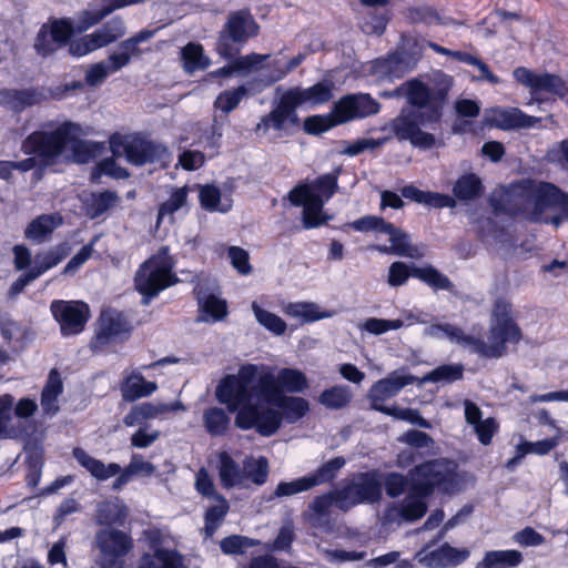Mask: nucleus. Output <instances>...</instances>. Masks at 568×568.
Listing matches in <instances>:
<instances>
[{"label":"nucleus","mask_w":568,"mask_h":568,"mask_svg":"<svg viewBox=\"0 0 568 568\" xmlns=\"http://www.w3.org/2000/svg\"><path fill=\"white\" fill-rule=\"evenodd\" d=\"M131 325L125 316L116 311H106L101 314L100 329L97 334V343L104 345L111 339L128 336Z\"/></svg>","instance_id":"nucleus-25"},{"label":"nucleus","mask_w":568,"mask_h":568,"mask_svg":"<svg viewBox=\"0 0 568 568\" xmlns=\"http://www.w3.org/2000/svg\"><path fill=\"white\" fill-rule=\"evenodd\" d=\"M454 84V77L442 70H436L427 75V82L414 78L402 83L397 91L405 92L406 101L410 106L437 111L438 118L442 120L444 108L448 102V94Z\"/></svg>","instance_id":"nucleus-5"},{"label":"nucleus","mask_w":568,"mask_h":568,"mask_svg":"<svg viewBox=\"0 0 568 568\" xmlns=\"http://www.w3.org/2000/svg\"><path fill=\"white\" fill-rule=\"evenodd\" d=\"M406 18L410 23H424L426 26L445 23L438 12L428 6L408 8Z\"/></svg>","instance_id":"nucleus-59"},{"label":"nucleus","mask_w":568,"mask_h":568,"mask_svg":"<svg viewBox=\"0 0 568 568\" xmlns=\"http://www.w3.org/2000/svg\"><path fill=\"white\" fill-rule=\"evenodd\" d=\"M94 545L100 556V568H125V557L133 549L132 537L116 528H102L95 532Z\"/></svg>","instance_id":"nucleus-11"},{"label":"nucleus","mask_w":568,"mask_h":568,"mask_svg":"<svg viewBox=\"0 0 568 568\" xmlns=\"http://www.w3.org/2000/svg\"><path fill=\"white\" fill-rule=\"evenodd\" d=\"M495 125L503 130L532 128L540 118L527 115L518 108H497L493 111Z\"/></svg>","instance_id":"nucleus-27"},{"label":"nucleus","mask_w":568,"mask_h":568,"mask_svg":"<svg viewBox=\"0 0 568 568\" xmlns=\"http://www.w3.org/2000/svg\"><path fill=\"white\" fill-rule=\"evenodd\" d=\"M345 465L346 460L342 456L334 457L324 463L315 471L307 475L312 487L333 481Z\"/></svg>","instance_id":"nucleus-44"},{"label":"nucleus","mask_w":568,"mask_h":568,"mask_svg":"<svg viewBox=\"0 0 568 568\" xmlns=\"http://www.w3.org/2000/svg\"><path fill=\"white\" fill-rule=\"evenodd\" d=\"M219 476L224 488L242 486L246 479L244 470L225 452L220 454Z\"/></svg>","instance_id":"nucleus-38"},{"label":"nucleus","mask_w":568,"mask_h":568,"mask_svg":"<svg viewBox=\"0 0 568 568\" xmlns=\"http://www.w3.org/2000/svg\"><path fill=\"white\" fill-rule=\"evenodd\" d=\"M470 552L467 548H455L448 542L437 549L425 552V548L417 554L419 564L427 568L456 567L466 561Z\"/></svg>","instance_id":"nucleus-21"},{"label":"nucleus","mask_w":568,"mask_h":568,"mask_svg":"<svg viewBox=\"0 0 568 568\" xmlns=\"http://www.w3.org/2000/svg\"><path fill=\"white\" fill-rule=\"evenodd\" d=\"M338 509L347 511L361 504H374L382 498V485L374 471L357 474L346 486L337 489Z\"/></svg>","instance_id":"nucleus-13"},{"label":"nucleus","mask_w":568,"mask_h":568,"mask_svg":"<svg viewBox=\"0 0 568 568\" xmlns=\"http://www.w3.org/2000/svg\"><path fill=\"white\" fill-rule=\"evenodd\" d=\"M252 311L260 325L276 336L286 332V323L276 314L262 308L256 302L252 303Z\"/></svg>","instance_id":"nucleus-49"},{"label":"nucleus","mask_w":568,"mask_h":568,"mask_svg":"<svg viewBox=\"0 0 568 568\" xmlns=\"http://www.w3.org/2000/svg\"><path fill=\"white\" fill-rule=\"evenodd\" d=\"M312 488L313 487L307 475L292 481H281L276 486L273 495L270 497V500L274 498L291 497L300 493L308 491Z\"/></svg>","instance_id":"nucleus-57"},{"label":"nucleus","mask_w":568,"mask_h":568,"mask_svg":"<svg viewBox=\"0 0 568 568\" xmlns=\"http://www.w3.org/2000/svg\"><path fill=\"white\" fill-rule=\"evenodd\" d=\"M8 98L16 109L22 110L28 106L39 104L44 99V95L40 90L29 88L11 90L8 93Z\"/></svg>","instance_id":"nucleus-53"},{"label":"nucleus","mask_w":568,"mask_h":568,"mask_svg":"<svg viewBox=\"0 0 568 568\" xmlns=\"http://www.w3.org/2000/svg\"><path fill=\"white\" fill-rule=\"evenodd\" d=\"M201 206L210 212L219 211L229 212L231 205L221 204V192L214 185H204L200 189L199 194Z\"/></svg>","instance_id":"nucleus-58"},{"label":"nucleus","mask_w":568,"mask_h":568,"mask_svg":"<svg viewBox=\"0 0 568 568\" xmlns=\"http://www.w3.org/2000/svg\"><path fill=\"white\" fill-rule=\"evenodd\" d=\"M80 124L65 121L53 131H34L22 142V151L27 155H36L42 166H51L58 162L73 135H80Z\"/></svg>","instance_id":"nucleus-7"},{"label":"nucleus","mask_w":568,"mask_h":568,"mask_svg":"<svg viewBox=\"0 0 568 568\" xmlns=\"http://www.w3.org/2000/svg\"><path fill=\"white\" fill-rule=\"evenodd\" d=\"M50 310L54 320L60 324L63 336L81 333L90 317L88 304L81 301L55 300L51 303Z\"/></svg>","instance_id":"nucleus-16"},{"label":"nucleus","mask_w":568,"mask_h":568,"mask_svg":"<svg viewBox=\"0 0 568 568\" xmlns=\"http://www.w3.org/2000/svg\"><path fill=\"white\" fill-rule=\"evenodd\" d=\"M271 54L250 53L246 55H236L233 60L239 74H246L251 71H257L263 68V63L268 61Z\"/></svg>","instance_id":"nucleus-62"},{"label":"nucleus","mask_w":568,"mask_h":568,"mask_svg":"<svg viewBox=\"0 0 568 568\" xmlns=\"http://www.w3.org/2000/svg\"><path fill=\"white\" fill-rule=\"evenodd\" d=\"M352 393L348 386H333L322 392L318 402L329 409H341L348 405Z\"/></svg>","instance_id":"nucleus-48"},{"label":"nucleus","mask_w":568,"mask_h":568,"mask_svg":"<svg viewBox=\"0 0 568 568\" xmlns=\"http://www.w3.org/2000/svg\"><path fill=\"white\" fill-rule=\"evenodd\" d=\"M110 146L114 155L123 154L135 166L148 163L168 164L171 161V153L164 144L138 134H114L110 139Z\"/></svg>","instance_id":"nucleus-9"},{"label":"nucleus","mask_w":568,"mask_h":568,"mask_svg":"<svg viewBox=\"0 0 568 568\" xmlns=\"http://www.w3.org/2000/svg\"><path fill=\"white\" fill-rule=\"evenodd\" d=\"M283 311L287 316L298 318L303 323H311L329 316L327 313L320 312L318 306L311 302L290 303Z\"/></svg>","instance_id":"nucleus-45"},{"label":"nucleus","mask_w":568,"mask_h":568,"mask_svg":"<svg viewBox=\"0 0 568 568\" xmlns=\"http://www.w3.org/2000/svg\"><path fill=\"white\" fill-rule=\"evenodd\" d=\"M73 135L71 143L72 156L75 163L85 164L95 158L98 145L94 142L77 139Z\"/></svg>","instance_id":"nucleus-60"},{"label":"nucleus","mask_w":568,"mask_h":568,"mask_svg":"<svg viewBox=\"0 0 568 568\" xmlns=\"http://www.w3.org/2000/svg\"><path fill=\"white\" fill-rule=\"evenodd\" d=\"M337 125H341V123L334 116V109L332 108L328 114L307 116L304 121V131L312 135H318Z\"/></svg>","instance_id":"nucleus-54"},{"label":"nucleus","mask_w":568,"mask_h":568,"mask_svg":"<svg viewBox=\"0 0 568 568\" xmlns=\"http://www.w3.org/2000/svg\"><path fill=\"white\" fill-rule=\"evenodd\" d=\"M420 57L416 52L397 50L387 57L376 59L373 62V70L382 79L393 81L413 71Z\"/></svg>","instance_id":"nucleus-19"},{"label":"nucleus","mask_w":568,"mask_h":568,"mask_svg":"<svg viewBox=\"0 0 568 568\" xmlns=\"http://www.w3.org/2000/svg\"><path fill=\"white\" fill-rule=\"evenodd\" d=\"M128 517V507L119 499L104 500L97 505L95 523L105 528L123 526Z\"/></svg>","instance_id":"nucleus-28"},{"label":"nucleus","mask_w":568,"mask_h":568,"mask_svg":"<svg viewBox=\"0 0 568 568\" xmlns=\"http://www.w3.org/2000/svg\"><path fill=\"white\" fill-rule=\"evenodd\" d=\"M48 26L51 32V37L53 40H55L58 47H69L71 41H73V39H71L72 36L77 34L71 18L54 19Z\"/></svg>","instance_id":"nucleus-50"},{"label":"nucleus","mask_w":568,"mask_h":568,"mask_svg":"<svg viewBox=\"0 0 568 568\" xmlns=\"http://www.w3.org/2000/svg\"><path fill=\"white\" fill-rule=\"evenodd\" d=\"M412 276L423 281L435 290L453 291L454 288L453 282L433 266H413Z\"/></svg>","instance_id":"nucleus-46"},{"label":"nucleus","mask_w":568,"mask_h":568,"mask_svg":"<svg viewBox=\"0 0 568 568\" xmlns=\"http://www.w3.org/2000/svg\"><path fill=\"white\" fill-rule=\"evenodd\" d=\"M120 202V197L114 191L105 190L99 193H91L83 201L84 214L91 220L99 219Z\"/></svg>","instance_id":"nucleus-30"},{"label":"nucleus","mask_w":568,"mask_h":568,"mask_svg":"<svg viewBox=\"0 0 568 568\" xmlns=\"http://www.w3.org/2000/svg\"><path fill=\"white\" fill-rule=\"evenodd\" d=\"M173 274L166 265H159L154 258L144 262L135 274L134 284L142 294V304L149 305L162 290L174 283Z\"/></svg>","instance_id":"nucleus-14"},{"label":"nucleus","mask_w":568,"mask_h":568,"mask_svg":"<svg viewBox=\"0 0 568 568\" xmlns=\"http://www.w3.org/2000/svg\"><path fill=\"white\" fill-rule=\"evenodd\" d=\"M409 488L419 496L430 497L436 490L454 495L458 490L456 464L446 458L424 462L408 471Z\"/></svg>","instance_id":"nucleus-6"},{"label":"nucleus","mask_w":568,"mask_h":568,"mask_svg":"<svg viewBox=\"0 0 568 568\" xmlns=\"http://www.w3.org/2000/svg\"><path fill=\"white\" fill-rule=\"evenodd\" d=\"M193 293L200 311V315L196 318L197 323L219 322L227 315L226 301L216 296L209 282H199Z\"/></svg>","instance_id":"nucleus-20"},{"label":"nucleus","mask_w":568,"mask_h":568,"mask_svg":"<svg viewBox=\"0 0 568 568\" xmlns=\"http://www.w3.org/2000/svg\"><path fill=\"white\" fill-rule=\"evenodd\" d=\"M138 568H184L183 558L174 550L158 548L154 554H144Z\"/></svg>","instance_id":"nucleus-37"},{"label":"nucleus","mask_w":568,"mask_h":568,"mask_svg":"<svg viewBox=\"0 0 568 568\" xmlns=\"http://www.w3.org/2000/svg\"><path fill=\"white\" fill-rule=\"evenodd\" d=\"M296 109L291 95L285 91L281 95L277 105L257 123L256 130L267 131L272 128L282 131L286 128V123L294 126L298 125L300 119Z\"/></svg>","instance_id":"nucleus-22"},{"label":"nucleus","mask_w":568,"mask_h":568,"mask_svg":"<svg viewBox=\"0 0 568 568\" xmlns=\"http://www.w3.org/2000/svg\"><path fill=\"white\" fill-rule=\"evenodd\" d=\"M440 123L437 111L409 105L403 108L382 130L388 131L390 139L408 141L415 148L429 150L435 146L436 136L424 129L436 130Z\"/></svg>","instance_id":"nucleus-4"},{"label":"nucleus","mask_w":568,"mask_h":568,"mask_svg":"<svg viewBox=\"0 0 568 568\" xmlns=\"http://www.w3.org/2000/svg\"><path fill=\"white\" fill-rule=\"evenodd\" d=\"M246 95V85H239L235 89L225 90L216 97L214 106L220 109L223 113L229 114L239 106L243 98Z\"/></svg>","instance_id":"nucleus-51"},{"label":"nucleus","mask_w":568,"mask_h":568,"mask_svg":"<svg viewBox=\"0 0 568 568\" xmlns=\"http://www.w3.org/2000/svg\"><path fill=\"white\" fill-rule=\"evenodd\" d=\"M428 496H419L412 488L399 507H393L389 511H397L400 518L405 521L413 523L423 518L428 509L427 499Z\"/></svg>","instance_id":"nucleus-34"},{"label":"nucleus","mask_w":568,"mask_h":568,"mask_svg":"<svg viewBox=\"0 0 568 568\" xmlns=\"http://www.w3.org/2000/svg\"><path fill=\"white\" fill-rule=\"evenodd\" d=\"M63 392V384L60 373L53 368L50 371L47 383L41 393V407L43 414L47 416H54L58 414L60 407L58 398Z\"/></svg>","instance_id":"nucleus-31"},{"label":"nucleus","mask_w":568,"mask_h":568,"mask_svg":"<svg viewBox=\"0 0 568 568\" xmlns=\"http://www.w3.org/2000/svg\"><path fill=\"white\" fill-rule=\"evenodd\" d=\"M384 234L389 236L392 243L390 246H376V250L381 253H394L398 256L422 258L426 255V245L418 244L414 245L410 243V236L402 229L396 227L390 223V229H385Z\"/></svg>","instance_id":"nucleus-24"},{"label":"nucleus","mask_w":568,"mask_h":568,"mask_svg":"<svg viewBox=\"0 0 568 568\" xmlns=\"http://www.w3.org/2000/svg\"><path fill=\"white\" fill-rule=\"evenodd\" d=\"M263 397L246 402L235 412L234 424L242 430L255 429L264 437L273 436L282 420L293 424L310 412V404L303 397L286 396L275 389L272 378L262 379Z\"/></svg>","instance_id":"nucleus-2"},{"label":"nucleus","mask_w":568,"mask_h":568,"mask_svg":"<svg viewBox=\"0 0 568 568\" xmlns=\"http://www.w3.org/2000/svg\"><path fill=\"white\" fill-rule=\"evenodd\" d=\"M267 72L253 79L252 83L262 87H271L272 84L282 81L286 78L290 71H286V63L278 59H273L266 65Z\"/></svg>","instance_id":"nucleus-55"},{"label":"nucleus","mask_w":568,"mask_h":568,"mask_svg":"<svg viewBox=\"0 0 568 568\" xmlns=\"http://www.w3.org/2000/svg\"><path fill=\"white\" fill-rule=\"evenodd\" d=\"M552 183L523 179L510 183L497 196L489 200L494 214L504 213L513 217H521L530 223H541L544 214L549 211Z\"/></svg>","instance_id":"nucleus-3"},{"label":"nucleus","mask_w":568,"mask_h":568,"mask_svg":"<svg viewBox=\"0 0 568 568\" xmlns=\"http://www.w3.org/2000/svg\"><path fill=\"white\" fill-rule=\"evenodd\" d=\"M271 377L280 394L284 392L301 393L307 387L306 376L296 368H282L274 374L271 366L244 364L236 374L223 377L216 386V399L226 405L230 413H235L242 404L263 397L262 379Z\"/></svg>","instance_id":"nucleus-1"},{"label":"nucleus","mask_w":568,"mask_h":568,"mask_svg":"<svg viewBox=\"0 0 568 568\" xmlns=\"http://www.w3.org/2000/svg\"><path fill=\"white\" fill-rule=\"evenodd\" d=\"M513 306L504 298L496 300L489 326L488 341L494 358L507 354V344H518L523 338L521 328L511 316Z\"/></svg>","instance_id":"nucleus-10"},{"label":"nucleus","mask_w":568,"mask_h":568,"mask_svg":"<svg viewBox=\"0 0 568 568\" xmlns=\"http://www.w3.org/2000/svg\"><path fill=\"white\" fill-rule=\"evenodd\" d=\"M72 455L75 460L97 480L104 481L119 475L112 484L113 490H120L132 478V475L126 467L122 469L116 463L105 465L102 460L92 457L80 447L74 448Z\"/></svg>","instance_id":"nucleus-17"},{"label":"nucleus","mask_w":568,"mask_h":568,"mask_svg":"<svg viewBox=\"0 0 568 568\" xmlns=\"http://www.w3.org/2000/svg\"><path fill=\"white\" fill-rule=\"evenodd\" d=\"M215 500L219 501V505L209 507L204 516V529L206 536L209 537H211L216 531L230 509L229 503L224 496L216 495Z\"/></svg>","instance_id":"nucleus-47"},{"label":"nucleus","mask_w":568,"mask_h":568,"mask_svg":"<svg viewBox=\"0 0 568 568\" xmlns=\"http://www.w3.org/2000/svg\"><path fill=\"white\" fill-rule=\"evenodd\" d=\"M54 230L53 219L43 214L31 221L26 231L24 236L36 243H42L44 237Z\"/></svg>","instance_id":"nucleus-52"},{"label":"nucleus","mask_w":568,"mask_h":568,"mask_svg":"<svg viewBox=\"0 0 568 568\" xmlns=\"http://www.w3.org/2000/svg\"><path fill=\"white\" fill-rule=\"evenodd\" d=\"M286 92L291 95L296 108L305 103L317 105L328 102L333 98V83L329 81H320L310 88L303 89L295 87L288 89Z\"/></svg>","instance_id":"nucleus-26"},{"label":"nucleus","mask_w":568,"mask_h":568,"mask_svg":"<svg viewBox=\"0 0 568 568\" xmlns=\"http://www.w3.org/2000/svg\"><path fill=\"white\" fill-rule=\"evenodd\" d=\"M524 560L523 554L518 550H489L478 561L475 568H515Z\"/></svg>","instance_id":"nucleus-35"},{"label":"nucleus","mask_w":568,"mask_h":568,"mask_svg":"<svg viewBox=\"0 0 568 568\" xmlns=\"http://www.w3.org/2000/svg\"><path fill=\"white\" fill-rule=\"evenodd\" d=\"M118 49L119 51L108 55V62L112 63L113 70H122L131 63L132 58H140L142 55V50L132 37L122 40L118 44Z\"/></svg>","instance_id":"nucleus-40"},{"label":"nucleus","mask_w":568,"mask_h":568,"mask_svg":"<svg viewBox=\"0 0 568 568\" xmlns=\"http://www.w3.org/2000/svg\"><path fill=\"white\" fill-rule=\"evenodd\" d=\"M257 542L245 536L232 535L220 541L222 552L226 555H242L247 548L254 547Z\"/></svg>","instance_id":"nucleus-61"},{"label":"nucleus","mask_w":568,"mask_h":568,"mask_svg":"<svg viewBox=\"0 0 568 568\" xmlns=\"http://www.w3.org/2000/svg\"><path fill=\"white\" fill-rule=\"evenodd\" d=\"M513 75L517 82L530 90L531 101L529 103L539 101L538 94L542 92L564 97L568 91L566 82L557 74H538L525 67H518L514 70Z\"/></svg>","instance_id":"nucleus-18"},{"label":"nucleus","mask_w":568,"mask_h":568,"mask_svg":"<svg viewBox=\"0 0 568 568\" xmlns=\"http://www.w3.org/2000/svg\"><path fill=\"white\" fill-rule=\"evenodd\" d=\"M324 201L320 194L308 199L303 205L302 222L304 229H314L325 224L329 217L323 214Z\"/></svg>","instance_id":"nucleus-43"},{"label":"nucleus","mask_w":568,"mask_h":568,"mask_svg":"<svg viewBox=\"0 0 568 568\" xmlns=\"http://www.w3.org/2000/svg\"><path fill=\"white\" fill-rule=\"evenodd\" d=\"M382 104L369 93H348L334 102V116L341 124L379 113Z\"/></svg>","instance_id":"nucleus-15"},{"label":"nucleus","mask_w":568,"mask_h":568,"mask_svg":"<svg viewBox=\"0 0 568 568\" xmlns=\"http://www.w3.org/2000/svg\"><path fill=\"white\" fill-rule=\"evenodd\" d=\"M230 424V416L221 407H210L203 412V426L213 437L224 436Z\"/></svg>","instance_id":"nucleus-41"},{"label":"nucleus","mask_w":568,"mask_h":568,"mask_svg":"<svg viewBox=\"0 0 568 568\" xmlns=\"http://www.w3.org/2000/svg\"><path fill=\"white\" fill-rule=\"evenodd\" d=\"M119 71L120 70L112 69V63H109L108 59L105 61L93 63L85 72V83L90 87H97L101 84L109 77V74Z\"/></svg>","instance_id":"nucleus-64"},{"label":"nucleus","mask_w":568,"mask_h":568,"mask_svg":"<svg viewBox=\"0 0 568 568\" xmlns=\"http://www.w3.org/2000/svg\"><path fill=\"white\" fill-rule=\"evenodd\" d=\"M483 191L484 185L480 178L475 173H465L455 182L452 197L455 201L467 203L480 197Z\"/></svg>","instance_id":"nucleus-33"},{"label":"nucleus","mask_w":568,"mask_h":568,"mask_svg":"<svg viewBox=\"0 0 568 568\" xmlns=\"http://www.w3.org/2000/svg\"><path fill=\"white\" fill-rule=\"evenodd\" d=\"M246 479H251L256 485H263L268 475V462L265 457L256 460H247L243 468Z\"/></svg>","instance_id":"nucleus-63"},{"label":"nucleus","mask_w":568,"mask_h":568,"mask_svg":"<svg viewBox=\"0 0 568 568\" xmlns=\"http://www.w3.org/2000/svg\"><path fill=\"white\" fill-rule=\"evenodd\" d=\"M126 34V26L122 17L115 16L93 32L73 39L69 53L75 58L85 57L94 51L115 43Z\"/></svg>","instance_id":"nucleus-12"},{"label":"nucleus","mask_w":568,"mask_h":568,"mask_svg":"<svg viewBox=\"0 0 568 568\" xmlns=\"http://www.w3.org/2000/svg\"><path fill=\"white\" fill-rule=\"evenodd\" d=\"M187 202V189L185 186L175 189L170 197L163 202L158 211V224L162 222L165 215H172L183 207Z\"/></svg>","instance_id":"nucleus-56"},{"label":"nucleus","mask_w":568,"mask_h":568,"mask_svg":"<svg viewBox=\"0 0 568 568\" xmlns=\"http://www.w3.org/2000/svg\"><path fill=\"white\" fill-rule=\"evenodd\" d=\"M71 252L68 243H60L45 252H39L33 257V265L30 270L39 278L47 271L60 264Z\"/></svg>","instance_id":"nucleus-32"},{"label":"nucleus","mask_w":568,"mask_h":568,"mask_svg":"<svg viewBox=\"0 0 568 568\" xmlns=\"http://www.w3.org/2000/svg\"><path fill=\"white\" fill-rule=\"evenodd\" d=\"M417 381L413 375H400L398 372L390 373L387 377L377 381L368 392L371 408L382 405L386 399L397 395L405 386Z\"/></svg>","instance_id":"nucleus-23"},{"label":"nucleus","mask_w":568,"mask_h":568,"mask_svg":"<svg viewBox=\"0 0 568 568\" xmlns=\"http://www.w3.org/2000/svg\"><path fill=\"white\" fill-rule=\"evenodd\" d=\"M183 70L193 74L197 70H205L211 64V59L204 54L202 44L189 42L181 50Z\"/></svg>","instance_id":"nucleus-39"},{"label":"nucleus","mask_w":568,"mask_h":568,"mask_svg":"<svg viewBox=\"0 0 568 568\" xmlns=\"http://www.w3.org/2000/svg\"><path fill=\"white\" fill-rule=\"evenodd\" d=\"M463 376L464 366L462 364H444L425 374L422 378H417L416 382L418 385L438 382L453 383L460 381Z\"/></svg>","instance_id":"nucleus-42"},{"label":"nucleus","mask_w":568,"mask_h":568,"mask_svg":"<svg viewBox=\"0 0 568 568\" xmlns=\"http://www.w3.org/2000/svg\"><path fill=\"white\" fill-rule=\"evenodd\" d=\"M156 389V383L145 381L140 373H132L122 384L121 394L124 400L134 402L152 395Z\"/></svg>","instance_id":"nucleus-36"},{"label":"nucleus","mask_w":568,"mask_h":568,"mask_svg":"<svg viewBox=\"0 0 568 568\" xmlns=\"http://www.w3.org/2000/svg\"><path fill=\"white\" fill-rule=\"evenodd\" d=\"M258 33L260 26L248 9L232 11L217 33L215 51L223 60H232Z\"/></svg>","instance_id":"nucleus-8"},{"label":"nucleus","mask_w":568,"mask_h":568,"mask_svg":"<svg viewBox=\"0 0 568 568\" xmlns=\"http://www.w3.org/2000/svg\"><path fill=\"white\" fill-rule=\"evenodd\" d=\"M400 194L409 201L435 209H454L457 205V202L448 194L422 191L412 184L402 187Z\"/></svg>","instance_id":"nucleus-29"}]
</instances>
